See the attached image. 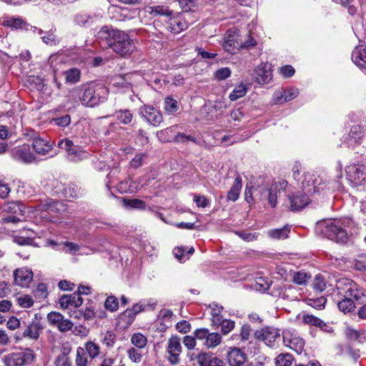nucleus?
Listing matches in <instances>:
<instances>
[{
    "label": "nucleus",
    "instance_id": "6e6d98bb",
    "mask_svg": "<svg viewBox=\"0 0 366 366\" xmlns=\"http://www.w3.org/2000/svg\"><path fill=\"white\" fill-rule=\"evenodd\" d=\"M51 122L56 126L65 127L71 123V117L69 114H65L61 117L53 118Z\"/></svg>",
    "mask_w": 366,
    "mask_h": 366
},
{
    "label": "nucleus",
    "instance_id": "bf43d9fd",
    "mask_svg": "<svg viewBox=\"0 0 366 366\" xmlns=\"http://www.w3.org/2000/svg\"><path fill=\"white\" fill-rule=\"evenodd\" d=\"M212 356L210 353L202 352L197 356V362L199 366H209Z\"/></svg>",
    "mask_w": 366,
    "mask_h": 366
},
{
    "label": "nucleus",
    "instance_id": "09e8293b",
    "mask_svg": "<svg viewBox=\"0 0 366 366\" xmlns=\"http://www.w3.org/2000/svg\"><path fill=\"white\" fill-rule=\"evenodd\" d=\"M131 342L137 348L142 349L146 346L147 340L142 334L135 333L132 335Z\"/></svg>",
    "mask_w": 366,
    "mask_h": 366
},
{
    "label": "nucleus",
    "instance_id": "de8ad7c7",
    "mask_svg": "<svg viewBox=\"0 0 366 366\" xmlns=\"http://www.w3.org/2000/svg\"><path fill=\"white\" fill-rule=\"evenodd\" d=\"M303 322L305 324L314 325V326H318L320 327H323L326 326L325 322H324L320 318L312 315H305L302 317Z\"/></svg>",
    "mask_w": 366,
    "mask_h": 366
},
{
    "label": "nucleus",
    "instance_id": "bb28decb",
    "mask_svg": "<svg viewBox=\"0 0 366 366\" xmlns=\"http://www.w3.org/2000/svg\"><path fill=\"white\" fill-rule=\"evenodd\" d=\"M49 243L53 248L62 250L66 253L75 254L80 249L79 244L71 242H64L61 244H57L56 242L51 240Z\"/></svg>",
    "mask_w": 366,
    "mask_h": 366
},
{
    "label": "nucleus",
    "instance_id": "e2e57ef3",
    "mask_svg": "<svg viewBox=\"0 0 366 366\" xmlns=\"http://www.w3.org/2000/svg\"><path fill=\"white\" fill-rule=\"evenodd\" d=\"M64 184L59 182L58 180H53L51 183V189L53 192L59 197L61 198L64 191Z\"/></svg>",
    "mask_w": 366,
    "mask_h": 366
},
{
    "label": "nucleus",
    "instance_id": "2f4dec72",
    "mask_svg": "<svg viewBox=\"0 0 366 366\" xmlns=\"http://www.w3.org/2000/svg\"><path fill=\"white\" fill-rule=\"evenodd\" d=\"M290 232V227L285 226L280 229H270L267 232V234L274 239H284L288 237Z\"/></svg>",
    "mask_w": 366,
    "mask_h": 366
},
{
    "label": "nucleus",
    "instance_id": "5701e85b",
    "mask_svg": "<svg viewBox=\"0 0 366 366\" xmlns=\"http://www.w3.org/2000/svg\"><path fill=\"white\" fill-rule=\"evenodd\" d=\"M353 63L363 71H366V46H359L352 53Z\"/></svg>",
    "mask_w": 366,
    "mask_h": 366
},
{
    "label": "nucleus",
    "instance_id": "5fc2aeb1",
    "mask_svg": "<svg viewBox=\"0 0 366 366\" xmlns=\"http://www.w3.org/2000/svg\"><path fill=\"white\" fill-rule=\"evenodd\" d=\"M87 359L85 356V350L82 347H78L76 350V366H86Z\"/></svg>",
    "mask_w": 366,
    "mask_h": 366
},
{
    "label": "nucleus",
    "instance_id": "473e14b6",
    "mask_svg": "<svg viewBox=\"0 0 366 366\" xmlns=\"http://www.w3.org/2000/svg\"><path fill=\"white\" fill-rule=\"evenodd\" d=\"M176 127L177 126H172L158 131L156 134L158 139L162 142H169L173 141L174 137L172 134L174 132Z\"/></svg>",
    "mask_w": 366,
    "mask_h": 366
},
{
    "label": "nucleus",
    "instance_id": "603ef678",
    "mask_svg": "<svg viewBox=\"0 0 366 366\" xmlns=\"http://www.w3.org/2000/svg\"><path fill=\"white\" fill-rule=\"evenodd\" d=\"M173 315H173V312L172 310L164 309V310H161L159 311L158 318L162 322H164V323L165 325H167V324L171 325L172 322V320Z\"/></svg>",
    "mask_w": 366,
    "mask_h": 366
},
{
    "label": "nucleus",
    "instance_id": "c756f323",
    "mask_svg": "<svg viewBox=\"0 0 366 366\" xmlns=\"http://www.w3.org/2000/svg\"><path fill=\"white\" fill-rule=\"evenodd\" d=\"M146 12L151 14L153 17H156L159 15L166 16L172 15V11L168 9V7L164 6H148L146 8Z\"/></svg>",
    "mask_w": 366,
    "mask_h": 366
},
{
    "label": "nucleus",
    "instance_id": "2eb2a0df",
    "mask_svg": "<svg viewBox=\"0 0 366 366\" xmlns=\"http://www.w3.org/2000/svg\"><path fill=\"white\" fill-rule=\"evenodd\" d=\"M167 352L168 360L172 365L179 362V355L182 353V345L180 338L177 336H172L168 340Z\"/></svg>",
    "mask_w": 366,
    "mask_h": 366
},
{
    "label": "nucleus",
    "instance_id": "4d7b16f0",
    "mask_svg": "<svg viewBox=\"0 0 366 366\" xmlns=\"http://www.w3.org/2000/svg\"><path fill=\"white\" fill-rule=\"evenodd\" d=\"M104 306L107 308V310L114 312L117 310L119 307V302L117 299L114 296H109L107 298Z\"/></svg>",
    "mask_w": 366,
    "mask_h": 366
},
{
    "label": "nucleus",
    "instance_id": "ddd939ff",
    "mask_svg": "<svg viewBox=\"0 0 366 366\" xmlns=\"http://www.w3.org/2000/svg\"><path fill=\"white\" fill-rule=\"evenodd\" d=\"M11 157L16 161L30 164L35 160V155L31 152L28 144L15 147L10 151Z\"/></svg>",
    "mask_w": 366,
    "mask_h": 366
},
{
    "label": "nucleus",
    "instance_id": "69168bd1",
    "mask_svg": "<svg viewBox=\"0 0 366 366\" xmlns=\"http://www.w3.org/2000/svg\"><path fill=\"white\" fill-rule=\"evenodd\" d=\"M146 157L147 155L143 153L136 154L135 157L130 161L131 167L134 169L140 167L143 164V162Z\"/></svg>",
    "mask_w": 366,
    "mask_h": 366
},
{
    "label": "nucleus",
    "instance_id": "a19ab883",
    "mask_svg": "<svg viewBox=\"0 0 366 366\" xmlns=\"http://www.w3.org/2000/svg\"><path fill=\"white\" fill-rule=\"evenodd\" d=\"M93 21V17L86 13L78 14L74 16V22L81 26H88Z\"/></svg>",
    "mask_w": 366,
    "mask_h": 366
},
{
    "label": "nucleus",
    "instance_id": "58836bf2",
    "mask_svg": "<svg viewBox=\"0 0 366 366\" xmlns=\"http://www.w3.org/2000/svg\"><path fill=\"white\" fill-rule=\"evenodd\" d=\"M115 117L123 124L131 123L133 119V115L129 109H121L116 112Z\"/></svg>",
    "mask_w": 366,
    "mask_h": 366
},
{
    "label": "nucleus",
    "instance_id": "b1692460",
    "mask_svg": "<svg viewBox=\"0 0 366 366\" xmlns=\"http://www.w3.org/2000/svg\"><path fill=\"white\" fill-rule=\"evenodd\" d=\"M4 26L13 29H22L29 31L31 25L20 17H9L4 21Z\"/></svg>",
    "mask_w": 366,
    "mask_h": 366
},
{
    "label": "nucleus",
    "instance_id": "c85d7f7f",
    "mask_svg": "<svg viewBox=\"0 0 366 366\" xmlns=\"http://www.w3.org/2000/svg\"><path fill=\"white\" fill-rule=\"evenodd\" d=\"M242 189V179L240 177H237L228 192L227 194V199L230 201L235 202L239 196V192Z\"/></svg>",
    "mask_w": 366,
    "mask_h": 366
},
{
    "label": "nucleus",
    "instance_id": "680f3d73",
    "mask_svg": "<svg viewBox=\"0 0 366 366\" xmlns=\"http://www.w3.org/2000/svg\"><path fill=\"white\" fill-rule=\"evenodd\" d=\"M270 282L264 278L259 277L255 283V289L259 291L266 292L270 287Z\"/></svg>",
    "mask_w": 366,
    "mask_h": 366
},
{
    "label": "nucleus",
    "instance_id": "37998d69",
    "mask_svg": "<svg viewBox=\"0 0 366 366\" xmlns=\"http://www.w3.org/2000/svg\"><path fill=\"white\" fill-rule=\"evenodd\" d=\"M247 89L246 86L243 84H240L233 89L230 93L229 98L231 101H236L244 97L247 93Z\"/></svg>",
    "mask_w": 366,
    "mask_h": 366
},
{
    "label": "nucleus",
    "instance_id": "f8f14e48",
    "mask_svg": "<svg viewBox=\"0 0 366 366\" xmlns=\"http://www.w3.org/2000/svg\"><path fill=\"white\" fill-rule=\"evenodd\" d=\"M139 114L149 124L158 127L163 121V117L159 110L150 105H143L139 107Z\"/></svg>",
    "mask_w": 366,
    "mask_h": 366
},
{
    "label": "nucleus",
    "instance_id": "e433bc0d",
    "mask_svg": "<svg viewBox=\"0 0 366 366\" xmlns=\"http://www.w3.org/2000/svg\"><path fill=\"white\" fill-rule=\"evenodd\" d=\"M214 325L220 326L221 332L224 335H227L230 332L234 327V322L230 320L223 319L221 317L218 322H214Z\"/></svg>",
    "mask_w": 366,
    "mask_h": 366
},
{
    "label": "nucleus",
    "instance_id": "7ed1b4c3",
    "mask_svg": "<svg viewBox=\"0 0 366 366\" xmlns=\"http://www.w3.org/2000/svg\"><path fill=\"white\" fill-rule=\"evenodd\" d=\"M315 230L322 236L337 242L343 243L347 239V232L342 227L341 222L337 219L320 221L317 222Z\"/></svg>",
    "mask_w": 366,
    "mask_h": 366
},
{
    "label": "nucleus",
    "instance_id": "f704fd0d",
    "mask_svg": "<svg viewBox=\"0 0 366 366\" xmlns=\"http://www.w3.org/2000/svg\"><path fill=\"white\" fill-rule=\"evenodd\" d=\"M4 212L13 214H20L23 216V210L21 209V204L17 202H10L4 204L2 207Z\"/></svg>",
    "mask_w": 366,
    "mask_h": 366
},
{
    "label": "nucleus",
    "instance_id": "49530a36",
    "mask_svg": "<svg viewBox=\"0 0 366 366\" xmlns=\"http://www.w3.org/2000/svg\"><path fill=\"white\" fill-rule=\"evenodd\" d=\"M178 1L182 9L183 14H189V11H194L197 6L195 0H178Z\"/></svg>",
    "mask_w": 366,
    "mask_h": 366
},
{
    "label": "nucleus",
    "instance_id": "13d9d810",
    "mask_svg": "<svg viewBox=\"0 0 366 366\" xmlns=\"http://www.w3.org/2000/svg\"><path fill=\"white\" fill-rule=\"evenodd\" d=\"M310 277V275L307 272L300 271L295 273L293 276V282L297 285H304Z\"/></svg>",
    "mask_w": 366,
    "mask_h": 366
},
{
    "label": "nucleus",
    "instance_id": "f3484780",
    "mask_svg": "<svg viewBox=\"0 0 366 366\" xmlns=\"http://www.w3.org/2000/svg\"><path fill=\"white\" fill-rule=\"evenodd\" d=\"M229 366H247V355L238 347H230L227 355Z\"/></svg>",
    "mask_w": 366,
    "mask_h": 366
},
{
    "label": "nucleus",
    "instance_id": "6e6552de",
    "mask_svg": "<svg viewBox=\"0 0 366 366\" xmlns=\"http://www.w3.org/2000/svg\"><path fill=\"white\" fill-rule=\"evenodd\" d=\"M287 185V182L281 180L274 182L269 189H256L254 190L255 195L260 194V199H267L268 203L272 207H275L277 204V192L284 190Z\"/></svg>",
    "mask_w": 366,
    "mask_h": 366
},
{
    "label": "nucleus",
    "instance_id": "4c0bfd02",
    "mask_svg": "<svg viewBox=\"0 0 366 366\" xmlns=\"http://www.w3.org/2000/svg\"><path fill=\"white\" fill-rule=\"evenodd\" d=\"M338 309L345 314L350 312L355 307L354 302L350 297H344L337 304Z\"/></svg>",
    "mask_w": 366,
    "mask_h": 366
},
{
    "label": "nucleus",
    "instance_id": "a211bd4d",
    "mask_svg": "<svg viewBox=\"0 0 366 366\" xmlns=\"http://www.w3.org/2000/svg\"><path fill=\"white\" fill-rule=\"evenodd\" d=\"M34 274L27 267L18 268L14 272V281L16 285L27 287L33 280Z\"/></svg>",
    "mask_w": 366,
    "mask_h": 366
},
{
    "label": "nucleus",
    "instance_id": "79ce46f5",
    "mask_svg": "<svg viewBox=\"0 0 366 366\" xmlns=\"http://www.w3.org/2000/svg\"><path fill=\"white\" fill-rule=\"evenodd\" d=\"M222 342V337L219 333H209L205 341V345L209 348H214L219 345Z\"/></svg>",
    "mask_w": 366,
    "mask_h": 366
},
{
    "label": "nucleus",
    "instance_id": "a18cd8bd",
    "mask_svg": "<svg viewBox=\"0 0 366 366\" xmlns=\"http://www.w3.org/2000/svg\"><path fill=\"white\" fill-rule=\"evenodd\" d=\"M293 362V357L289 353L280 354L276 357L275 364L277 366H291Z\"/></svg>",
    "mask_w": 366,
    "mask_h": 366
},
{
    "label": "nucleus",
    "instance_id": "8fccbe9b",
    "mask_svg": "<svg viewBox=\"0 0 366 366\" xmlns=\"http://www.w3.org/2000/svg\"><path fill=\"white\" fill-rule=\"evenodd\" d=\"M89 356L94 359L97 357L99 354V346L94 343V342H88L85 344V349H84Z\"/></svg>",
    "mask_w": 366,
    "mask_h": 366
},
{
    "label": "nucleus",
    "instance_id": "4be33fe9",
    "mask_svg": "<svg viewBox=\"0 0 366 366\" xmlns=\"http://www.w3.org/2000/svg\"><path fill=\"white\" fill-rule=\"evenodd\" d=\"M32 139V146L36 153L46 155L51 151L53 147L52 144L46 139L36 134Z\"/></svg>",
    "mask_w": 366,
    "mask_h": 366
},
{
    "label": "nucleus",
    "instance_id": "0eeeda50",
    "mask_svg": "<svg viewBox=\"0 0 366 366\" xmlns=\"http://www.w3.org/2000/svg\"><path fill=\"white\" fill-rule=\"evenodd\" d=\"M34 357V351L26 349L21 352H12L5 355L3 362L5 366H23L31 363Z\"/></svg>",
    "mask_w": 366,
    "mask_h": 366
},
{
    "label": "nucleus",
    "instance_id": "ea45409f",
    "mask_svg": "<svg viewBox=\"0 0 366 366\" xmlns=\"http://www.w3.org/2000/svg\"><path fill=\"white\" fill-rule=\"evenodd\" d=\"M55 29H51L47 32H46L45 35L41 36L43 42L50 46L58 44L59 42V37L55 34Z\"/></svg>",
    "mask_w": 366,
    "mask_h": 366
},
{
    "label": "nucleus",
    "instance_id": "dca6fc26",
    "mask_svg": "<svg viewBox=\"0 0 366 366\" xmlns=\"http://www.w3.org/2000/svg\"><path fill=\"white\" fill-rule=\"evenodd\" d=\"M252 76L258 84L269 83L272 79L271 65L268 64H260L254 70Z\"/></svg>",
    "mask_w": 366,
    "mask_h": 366
},
{
    "label": "nucleus",
    "instance_id": "4468645a",
    "mask_svg": "<svg viewBox=\"0 0 366 366\" xmlns=\"http://www.w3.org/2000/svg\"><path fill=\"white\" fill-rule=\"evenodd\" d=\"M47 320L50 325L56 327L61 332H66L71 330L74 324L71 321L64 318V317L58 312H51L47 315Z\"/></svg>",
    "mask_w": 366,
    "mask_h": 366
},
{
    "label": "nucleus",
    "instance_id": "393cba45",
    "mask_svg": "<svg viewBox=\"0 0 366 366\" xmlns=\"http://www.w3.org/2000/svg\"><path fill=\"white\" fill-rule=\"evenodd\" d=\"M292 210H299L305 207L310 202L308 196L304 193L298 192L295 195L290 197Z\"/></svg>",
    "mask_w": 366,
    "mask_h": 366
},
{
    "label": "nucleus",
    "instance_id": "7c9ffc66",
    "mask_svg": "<svg viewBox=\"0 0 366 366\" xmlns=\"http://www.w3.org/2000/svg\"><path fill=\"white\" fill-rule=\"evenodd\" d=\"M66 83L74 84L79 81L81 71L76 68H71L63 72Z\"/></svg>",
    "mask_w": 366,
    "mask_h": 366
},
{
    "label": "nucleus",
    "instance_id": "864d4df0",
    "mask_svg": "<svg viewBox=\"0 0 366 366\" xmlns=\"http://www.w3.org/2000/svg\"><path fill=\"white\" fill-rule=\"evenodd\" d=\"M232 71L228 67H223L217 69L214 72V78L217 81H223L227 79L231 76Z\"/></svg>",
    "mask_w": 366,
    "mask_h": 366
},
{
    "label": "nucleus",
    "instance_id": "6ab92c4d",
    "mask_svg": "<svg viewBox=\"0 0 366 366\" xmlns=\"http://www.w3.org/2000/svg\"><path fill=\"white\" fill-rule=\"evenodd\" d=\"M42 330L41 320L36 316L24 330L22 337L31 340H37Z\"/></svg>",
    "mask_w": 366,
    "mask_h": 366
},
{
    "label": "nucleus",
    "instance_id": "f257e3e1",
    "mask_svg": "<svg viewBox=\"0 0 366 366\" xmlns=\"http://www.w3.org/2000/svg\"><path fill=\"white\" fill-rule=\"evenodd\" d=\"M98 37L106 41L108 46L121 56H127L135 49V44L124 31L104 26L98 32Z\"/></svg>",
    "mask_w": 366,
    "mask_h": 366
},
{
    "label": "nucleus",
    "instance_id": "1a4fd4ad",
    "mask_svg": "<svg viewBox=\"0 0 366 366\" xmlns=\"http://www.w3.org/2000/svg\"><path fill=\"white\" fill-rule=\"evenodd\" d=\"M347 179L353 187H358L366 182V166L361 164H350L346 168Z\"/></svg>",
    "mask_w": 366,
    "mask_h": 366
},
{
    "label": "nucleus",
    "instance_id": "39448f33",
    "mask_svg": "<svg viewBox=\"0 0 366 366\" xmlns=\"http://www.w3.org/2000/svg\"><path fill=\"white\" fill-rule=\"evenodd\" d=\"M337 288L344 297H353L357 302L365 298L364 290L352 280L346 279L338 281Z\"/></svg>",
    "mask_w": 366,
    "mask_h": 366
},
{
    "label": "nucleus",
    "instance_id": "3c124183",
    "mask_svg": "<svg viewBox=\"0 0 366 366\" xmlns=\"http://www.w3.org/2000/svg\"><path fill=\"white\" fill-rule=\"evenodd\" d=\"M46 207V210L49 213H60L61 212L64 211V205L63 203L59 202H51L44 205Z\"/></svg>",
    "mask_w": 366,
    "mask_h": 366
},
{
    "label": "nucleus",
    "instance_id": "c9c22d12",
    "mask_svg": "<svg viewBox=\"0 0 366 366\" xmlns=\"http://www.w3.org/2000/svg\"><path fill=\"white\" fill-rule=\"evenodd\" d=\"M164 109L168 114H173L179 110L177 101L171 97H167L164 101Z\"/></svg>",
    "mask_w": 366,
    "mask_h": 366
},
{
    "label": "nucleus",
    "instance_id": "a878e982",
    "mask_svg": "<svg viewBox=\"0 0 366 366\" xmlns=\"http://www.w3.org/2000/svg\"><path fill=\"white\" fill-rule=\"evenodd\" d=\"M111 84L117 91L129 89L131 86V74L115 76L112 79Z\"/></svg>",
    "mask_w": 366,
    "mask_h": 366
},
{
    "label": "nucleus",
    "instance_id": "9b49d317",
    "mask_svg": "<svg viewBox=\"0 0 366 366\" xmlns=\"http://www.w3.org/2000/svg\"><path fill=\"white\" fill-rule=\"evenodd\" d=\"M284 345L296 352L298 355L304 352L305 340L296 332L291 330H285L282 332Z\"/></svg>",
    "mask_w": 366,
    "mask_h": 366
},
{
    "label": "nucleus",
    "instance_id": "f03ea898",
    "mask_svg": "<svg viewBox=\"0 0 366 366\" xmlns=\"http://www.w3.org/2000/svg\"><path fill=\"white\" fill-rule=\"evenodd\" d=\"M79 101L86 107H95L104 103L108 97L109 89L99 82H90L83 84L74 90Z\"/></svg>",
    "mask_w": 366,
    "mask_h": 366
},
{
    "label": "nucleus",
    "instance_id": "338daca9",
    "mask_svg": "<svg viewBox=\"0 0 366 366\" xmlns=\"http://www.w3.org/2000/svg\"><path fill=\"white\" fill-rule=\"evenodd\" d=\"M56 366H71V362L64 352L59 355L55 360Z\"/></svg>",
    "mask_w": 366,
    "mask_h": 366
},
{
    "label": "nucleus",
    "instance_id": "c03bdc74",
    "mask_svg": "<svg viewBox=\"0 0 366 366\" xmlns=\"http://www.w3.org/2000/svg\"><path fill=\"white\" fill-rule=\"evenodd\" d=\"M77 187L75 185L72 184H68L66 185L64 184V188L61 195V198L74 199L77 197Z\"/></svg>",
    "mask_w": 366,
    "mask_h": 366
},
{
    "label": "nucleus",
    "instance_id": "9d476101",
    "mask_svg": "<svg viewBox=\"0 0 366 366\" xmlns=\"http://www.w3.org/2000/svg\"><path fill=\"white\" fill-rule=\"evenodd\" d=\"M254 337L257 340L263 341L269 347H274L277 345V340L280 337V330L267 326L254 332Z\"/></svg>",
    "mask_w": 366,
    "mask_h": 366
},
{
    "label": "nucleus",
    "instance_id": "72a5a7b5",
    "mask_svg": "<svg viewBox=\"0 0 366 366\" xmlns=\"http://www.w3.org/2000/svg\"><path fill=\"white\" fill-rule=\"evenodd\" d=\"M124 206L128 209L144 210L147 207L145 202L139 199H123Z\"/></svg>",
    "mask_w": 366,
    "mask_h": 366
},
{
    "label": "nucleus",
    "instance_id": "0e129e2a",
    "mask_svg": "<svg viewBox=\"0 0 366 366\" xmlns=\"http://www.w3.org/2000/svg\"><path fill=\"white\" fill-rule=\"evenodd\" d=\"M129 360L133 362H140L142 358V353L139 350L132 347L127 350Z\"/></svg>",
    "mask_w": 366,
    "mask_h": 366
},
{
    "label": "nucleus",
    "instance_id": "cd10ccee",
    "mask_svg": "<svg viewBox=\"0 0 366 366\" xmlns=\"http://www.w3.org/2000/svg\"><path fill=\"white\" fill-rule=\"evenodd\" d=\"M21 233L25 234L26 236L15 235L14 237V242L19 245H30L33 242L32 234L34 232L31 229L24 228Z\"/></svg>",
    "mask_w": 366,
    "mask_h": 366
},
{
    "label": "nucleus",
    "instance_id": "412c9836",
    "mask_svg": "<svg viewBox=\"0 0 366 366\" xmlns=\"http://www.w3.org/2000/svg\"><path fill=\"white\" fill-rule=\"evenodd\" d=\"M190 14H181L169 19V29L173 33H179L187 29L190 24L187 21Z\"/></svg>",
    "mask_w": 366,
    "mask_h": 366
},
{
    "label": "nucleus",
    "instance_id": "aec40b11",
    "mask_svg": "<svg viewBox=\"0 0 366 366\" xmlns=\"http://www.w3.org/2000/svg\"><path fill=\"white\" fill-rule=\"evenodd\" d=\"M364 131L360 125H354L351 127L348 134L345 144L347 147L354 148L356 145L363 143Z\"/></svg>",
    "mask_w": 366,
    "mask_h": 366
},
{
    "label": "nucleus",
    "instance_id": "20e7f679",
    "mask_svg": "<svg viewBox=\"0 0 366 366\" xmlns=\"http://www.w3.org/2000/svg\"><path fill=\"white\" fill-rule=\"evenodd\" d=\"M58 147L66 153V158L70 162H78L88 159L89 157V152L66 138L59 140Z\"/></svg>",
    "mask_w": 366,
    "mask_h": 366
},
{
    "label": "nucleus",
    "instance_id": "423d86ee",
    "mask_svg": "<svg viewBox=\"0 0 366 366\" xmlns=\"http://www.w3.org/2000/svg\"><path fill=\"white\" fill-rule=\"evenodd\" d=\"M256 45V41L249 36L247 41L242 42L238 40V34L236 31L228 30L224 35V49L229 53H234L235 50Z\"/></svg>",
    "mask_w": 366,
    "mask_h": 366
},
{
    "label": "nucleus",
    "instance_id": "774afa93",
    "mask_svg": "<svg viewBox=\"0 0 366 366\" xmlns=\"http://www.w3.org/2000/svg\"><path fill=\"white\" fill-rule=\"evenodd\" d=\"M116 335L111 331H107L105 334H104L103 338V344H104L108 347H112L114 346L115 342Z\"/></svg>",
    "mask_w": 366,
    "mask_h": 366
},
{
    "label": "nucleus",
    "instance_id": "052dcab7",
    "mask_svg": "<svg viewBox=\"0 0 366 366\" xmlns=\"http://www.w3.org/2000/svg\"><path fill=\"white\" fill-rule=\"evenodd\" d=\"M211 308V314L212 316V322H218L219 319L222 317L220 313L223 309L222 306H219L217 304L212 303L209 305Z\"/></svg>",
    "mask_w": 366,
    "mask_h": 366
}]
</instances>
